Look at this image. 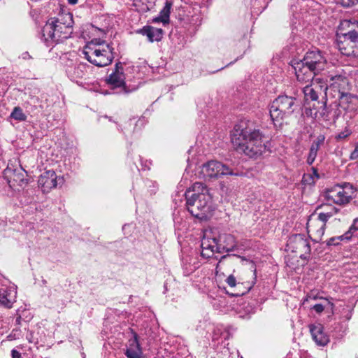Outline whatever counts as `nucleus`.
<instances>
[{
  "instance_id": "nucleus-12",
  "label": "nucleus",
  "mask_w": 358,
  "mask_h": 358,
  "mask_svg": "<svg viewBox=\"0 0 358 358\" xmlns=\"http://www.w3.org/2000/svg\"><path fill=\"white\" fill-rule=\"evenodd\" d=\"M201 256L206 259L212 257L215 252H220V245H218L217 238L206 232L201 240Z\"/></svg>"
},
{
  "instance_id": "nucleus-8",
  "label": "nucleus",
  "mask_w": 358,
  "mask_h": 358,
  "mask_svg": "<svg viewBox=\"0 0 358 358\" xmlns=\"http://www.w3.org/2000/svg\"><path fill=\"white\" fill-rule=\"evenodd\" d=\"M201 176L205 180L217 178L222 176H240L239 173L220 162L211 160L201 166Z\"/></svg>"
},
{
  "instance_id": "nucleus-3",
  "label": "nucleus",
  "mask_w": 358,
  "mask_h": 358,
  "mask_svg": "<svg viewBox=\"0 0 358 358\" xmlns=\"http://www.w3.org/2000/svg\"><path fill=\"white\" fill-rule=\"evenodd\" d=\"M73 15L62 13L57 17L48 20L42 29V38L45 42L59 43L71 37L73 33Z\"/></svg>"
},
{
  "instance_id": "nucleus-1",
  "label": "nucleus",
  "mask_w": 358,
  "mask_h": 358,
  "mask_svg": "<svg viewBox=\"0 0 358 358\" xmlns=\"http://www.w3.org/2000/svg\"><path fill=\"white\" fill-rule=\"evenodd\" d=\"M264 138L262 132L248 120L236 124L231 133V141L234 149L251 158H257L266 151Z\"/></svg>"
},
{
  "instance_id": "nucleus-14",
  "label": "nucleus",
  "mask_w": 358,
  "mask_h": 358,
  "mask_svg": "<svg viewBox=\"0 0 358 358\" xmlns=\"http://www.w3.org/2000/svg\"><path fill=\"white\" fill-rule=\"evenodd\" d=\"M89 67L87 64L83 62L67 64L66 73L72 81L78 83V80L85 77Z\"/></svg>"
},
{
  "instance_id": "nucleus-41",
  "label": "nucleus",
  "mask_w": 358,
  "mask_h": 358,
  "mask_svg": "<svg viewBox=\"0 0 358 358\" xmlns=\"http://www.w3.org/2000/svg\"><path fill=\"white\" fill-rule=\"evenodd\" d=\"M232 295H233V296H235V295H236V296H238V295H240V294H238V293H237V294H233Z\"/></svg>"
},
{
  "instance_id": "nucleus-17",
  "label": "nucleus",
  "mask_w": 358,
  "mask_h": 358,
  "mask_svg": "<svg viewBox=\"0 0 358 358\" xmlns=\"http://www.w3.org/2000/svg\"><path fill=\"white\" fill-rule=\"evenodd\" d=\"M38 182L43 192H49L51 189L57 187V176L54 171L48 170L41 175Z\"/></svg>"
},
{
  "instance_id": "nucleus-10",
  "label": "nucleus",
  "mask_w": 358,
  "mask_h": 358,
  "mask_svg": "<svg viewBox=\"0 0 358 358\" xmlns=\"http://www.w3.org/2000/svg\"><path fill=\"white\" fill-rule=\"evenodd\" d=\"M287 250L299 255L301 259H307L310 253L309 240L304 234H293L287 243Z\"/></svg>"
},
{
  "instance_id": "nucleus-34",
  "label": "nucleus",
  "mask_w": 358,
  "mask_h": 358,
  "mask_svg": "<svg viewBox=\"0 0 358 358\" xmlns=\"http://www.w3.org/2000/svg\"><path fill=\"white\" fill-rule=\"evenodd\" d=\"M233 256H231V255H224L221 257V259H220L219 262L217 264V266H216V268H215V270H216V273H217L218 272H220L221 271V266L222 264L224 263V261L225 259H230L231 257H233Z\"/></svg>"
},
{
  "instance_id": "nucleus-13",
  "label": "nucleus",
  "mask_w": 358,
  "mask_h": 358,
  "mask_svg": "<svg viewBox=\"0 0 358 358\" xmlns=\"http://www.w3.org/2000/svg\"><path fill=\"white\" fill-rule=\"evenodd\" d=\"M305 64L313 68V70L321 72L327 66V59L320 50H312L306 52L303 58Z\"/></svg>"
},
{
  "instance_id": "nucleus-19",
  "label": "nucleus",
  "mask_w": 358,
  "mask_h": 358,
  "mask_svg": "<svg viewBox=\"0 0 358 358\" xmlns=\"http://www.w3.org/2000/svg\"><path fill=\"white\" fill-rule=\"evenodd\" d=\"M218 245H220V252L234 251L237 246L235 237L229 234H222L217 238Z\"/></svg>"
},
{
  "instance_id": "nucleus-26",
  "label": "nucleus",
  "mask_w": 358,
  "mask_h": 358,
  "mask_svg": "<svg viewBox=\"0 0 358 358\" xmlns=\"http://www.w3.org/2000/svg\"><path fill=\"white\" fill-rule=\"evenodd\" d=\"M134 6L136 10L145 13L150 10L155 4V0H134Z\"/></svg>"
},
{
  "instance_id": "nucleus-31",
  "label": "nucleus",
  "mask_w": 358,
  "mask_h": 358,
  "mask_svg": "<svg viewBox=\"0 0 358 358\" xmlns=\"http://www.w3.org/2000/svg\"><path fill=\"white\" fill-rule=\"evenodd\" d=\"M350 135V131L349 129H345L343 131L339 132L336 136V139L337 141H341V140H343L345 138H346L348 136H349Z\"/></svg>"
},
{
  "instance_id": "nucleus-33",
  "label": "nucleus",
  "mask_w": 358,
  "mask_h": 358,
  "mask_svg": "<svg viewBox=\"0 0 358 358\" xmlns=\"http://www.w3.org/2000/svg\"><path fill=\"white\" fill-rule=\"evenodd\" d=\"M358 230V218L354 220L352 224L346 233H349V236H352V234Z\"/></svg>"
},
{
  "instance_id": "nucleus-9",
  "label": "nucleus",
  "mask_w": 358,
  "mask_h": 358,
  "mask_svg": "<svg viewBox=\"0 0 358 358\" xmlns=\"http://www.w3.org/2000/svg\"><path fill=\"white\" fill-rule=\"evenodd\" d=\"M336 213V211L320 212L311 214L307 222V230L315 236V241H319L324 234L326 222Z\"/></svg>"
},
{
  "instance_id": "nucleus-27",
  "label": "nucleus",
  "mask_w": 358,
  "mask_h": 358,
  "mask_svg": "<svg viewBox=\"0 0 358 358\" xmlns=\"http://www.w3.org/2000/svg\"><path fill=\"white\" fill-rule=\"evenodd\" d=\"M312 173H304L302 178L301 182L303 185H313L315 180L319 178V174L316 169L312 167Z\"/></svg>"
},
{
  "instance_id": "nucleus-5",
  "label": "nucleus",
  "mask_w": 358,
  "mask_h": 358,
  "mask_svg": "<svg viewBox=\"0 0 358 358\" xmlns=\"http://www.w3.org/2000/svg\"><path fill=\"white\" fill-rule=\"evenodd\" d=\"M83 53L88 62L99 67L110 64L114 59L113 48L105 41L85 46Z\"/></svg>"
},
{
  "instance_id": "nucleus-24",
  "label": "nucleus",
  "mask_w": 358,
  "mask_h": 358,
  "mask_svg": "<svg viewBox=\"0 0 358 358\" xmlns=\"http://www.w3.org/2000/svg\"><path fill=\"white\" fill-rule=\"evenodd\" d=\"M15 301V295L13 294L11 290H0V306L7 308H10Z\"/></svg>"
},
{
  "instance_id": "nucleus-7",
  "label": "nucleus",
  "mask_w": 358,
  "mask_h": 358,
  "mask_svg": "<svg viewBox=\"0 0 358 358\" xmlns=\"http://www.w3.org/2000/svg\"><path fill=\"white\" fill-rule=\"evenodd\" d=\"M355 194V189L350 183L336 185L325 192V198L337 205H345L350 202Z\"/></svg>"
},
{
  "instance_id": "nucleus-20",
  "label": "nucleus",
  "mask_w": 358,
  "mask_h": 358,
  "mask_svg": "<svg viewBox=\"0 0 358 358\" xmlns=\"http://www.w3.org/2000/svg\"><path fill=\"white\" fill-rule=\"evenodd\" d=\"M124 354L127 358H142L143 351L136 334H134V338L129 341V345Z\"/></svg>"
},
{
  "instance_id": "nucleus-32",
  "label": "nucleus",
  "mask_w": 358,
  "mask_h": 358,
  "mask_svg": "<svg viewBox=\"0 0 358 358\" xmlns=\"http://www.w3.org/2000/svg\"><path fill=\"white\" fill-rule=\"evenodd\" d=\"M338 3H340L343 7H350L358 3V0H337Z\"/></svg>"
},
{
  "instance_id": "nucleus-23",
  "label": "nucleus",
  "mask_w": 358,
  "mask_h": 358,
  "mask_svg": "<svg viewBox=\"0 0 358 358\" xmlns=\"http://www.w3.org/2000/svg\"><path fill=\"white\" fill-rule=\"evenodd\" d=\"M324 136L320 135L313 142L306 161L308 164L311 165L314 162L317 155V151L319 150L320 146L324 143Z\"/></svg>"
},
{
  "instance_id": "nucleus-16",
  "label": "nucleus",
  "mask_w": 358,
  "mask_h": 358,
  "mask_svg": "<svg viewBox=\"0 0 358 358\" xmlns=\"http://www.w3.org/2000/svg\"><path fill=\"white\" fill-rule=\"evenodd\" d=\"M125 76L124 73L123 66L120 62L115 64V71L110 74L106 79L107 83L112 88L124 87L125 85Z\"/></svg>"
},
{
  "instance_id": "nucleus-40",
  "label": "nucleus",
  "mask_w": 358,
  "mask_h": 358,
  "mask_svg": "<svg viewBox=\"0 0 358 358\" xmlns=\"http://www.w3.org/2000/svg\"><path fill=\"white\" fill-rule=\"evenodd\" d=\"M27 57H30V56H29L28 52H25V53L23 54V58L24 59H27Z\"/></svg>"
},
{
  "instance_id": "nucleus-37",
  "label": "nucleus",
  "mask_w": 358,
  "mask_h": 358,
  "mask_svg": "<svg viewBox=\"0 0 358 358\" xmlns=\"http://www.w3.org/2000/svg\"><path fill=\"white\" fill-rule=\"evenodd\" d=\"M11 355L12 358H22L20 352L15 349L12 350Z\"/></svg>"
},
{
  "instance_id": "nucleus-2",
  "label": "nucleus",
  "mask_w": 358,
  "mask_h": 358,
  "mask_svg": "<svg viewBox=\"0 0 358 358\" xmlns=\"http://www.w3.org/2000/svg\"><path fill=\"white\" fill-rule=\"evenodd\" d=\"M186 206L189 213L199 220H205L210 211L211 196L202 182H194L185 192Z\"/></svg>"
},
{
  "instance_id": "nucleus-18",
  "label": "nucleus",
  "mask_w": 358,
  "mask_h": 358,
  "mask_svg": "<svg viewBox=\"0 0 358 358\" xmlns=\"http://www.w3.org/2000/svg\"><path fill=\"white\" fill-rule=\"evenodd\" d=\"M310 331L313 341L317 345L324 346L329 343V336L324 332L322 324H317L310 325Z\"/></svg>"
},
{
  "instance_id": "nucleus-28",
  "label": "nucleus",
  "mask_w": 358,
  "mask_h": 358,
  "mask_svg": "<svg viewBox=\"0 0 358 358\" xmlns=\"http://www.w3.org/2000/svg\"><path fill=\"white\" fill-rule=\"evenodd\" d=\"M10 117L18 121H24L27 118V116L23 113L21 108L15 107L10 114Z\"/></svg>"
},
{
  "instance_id": "nucleus-29",
  "label": "nucleus",
  "mask_w": 358,
  "mask_h": 358,
  "mask_svg": "<svg viewBox=\"0 0 358 358\" xmlns=\"http://www.w3.org/2000/svg\"><path fill=\"white\" fill-rule=\"evenodd\" d=\"M350 238V236H349V233H345L344 234L336 237H332L327 241V244L328 245H337L339 243V241L343 240H349Z\"/></svg>"
},
{
  "instance_id": "nucleus-39",
  "label": "nucleus",
  "mask_w": 358,
  "mask_h": 358,
  "mask_svg": "<svg viewBox=\"0 0 358 358\" xmlns=\"http://www.w3.org/2000/svg\"><path fill=\"white\" fill-rule=\"evenodd\" d=\"M70 5H75L78 2V0H67Z\"/></svg>"
},
{
  "instance_id": "nucleus-21",
  "label": "nucleus",
  "mask_w": 358,
  "mask_h": 358,
  "mask_svg": "<svg viewBox=\"0 0 358 358\" xmlns=\"http://www.w3.org/2000/svg\"><path fill=\"white\" fill-rule=\"evenodd\" d=\"M138 33L146 36L150 42L159 41L162 38L163 31L162 29L146 26L140 29Z\"/></svg>"
},
{
  "instance_id": "nucleus-30",
  "label": "nucleus",
  "mask_w": 358,
  "mask_h": 358,
  "mask_svg": "<svg viewBox=\"0 0 358 358\" xmlns=\"http://www.w3.org/2000/svg\"><path fill=\"white\" fill-rule=\"evenodd\" d=\"M187 262V259H183V268L184 273H185V275H189L198 268V266L197 264H195V262H194V264H192L190 262L188 264H187L185 262Z\"/></svg>"
},
{
  "instance_id": "nucleus-36",
  "label": "nucleus",
  "mask_w": 358,
  "mask_h": 358,
  "mask_svg": "<svg viewBox=\"0 0 358 358\" xmlns=\"http://www.w3.org/2000/svg\"><path fill=\"white\" fill-rule=\"evenodd\" d=\"M312 308L315 310L316 313H321L322 312H323L324 307L322 304H315L313 306Z\"/></svg>"
},
{
  "instance_id": "nucleus-38",
  "label": "nucleus",
  "mask_w": 358,
  "mask_h": 358,
  "mask_svg": "<svg viewBox=\"0 0 358 358\" xmlns=\"http://www.w3.org/2000/svg\"><path fill=\"white\" fill-rule=\"evenodd\" d=\"M319 113H320V115L322 117H327V108H326V103H324L323 106H322V111H321V112H319Z\"/></svg>"
},
{
  "instance_id": "nucleus-25",
  "label": "nucleus",
  "mask_w": 358,
  "mask_h": 358,
  "mask_svg": "<svg viewBox=\"0 0 358 358\" xmlns=\"http://www.w3.org/2000/svg\"><path fill=\"white\" fill-rule=\"evenodd\" d=\"M173 6V3L170 1H166L164 8L159 13V15L155 18L156 22H162L164 24L169 22V16L171 13V8Z\"/></svg>"
},
{
  "instance_id": "nucleus-11",
  "label": "nucleus",
  "mask_w": 358,
  "mask_h": 358,
  "mask_svg": "<svg viewBox=\"0 0 358 358\" xmlns=\"http://www.w3.org/2000/svg\"><path fill=\"white\" fill-rule=\"evenodd\" d=\"M291 65L294 69L297 80L301 83L314 81L315 76L320 73L313 70L312 66L306 64L303 59H293L291 62Z\"/></svg>"
},
{
  "instance_id": "nucleus-15",
  "label": "nucleus",
  "mask_w": 358,
  "mask_h": 358,
  "mask_svg": "<svg viewBox=\"0 0 358 358\" xmlns=\"http://www.w3.org/2000/svg\"><path fill=\"white\" fill-rule=\"evenodd\" d=\"M320 79H315L311 81L310 85H308L303 89L304 94V99L306 101H317L318 99V94L323 90H327V87L320 83Z\"/></svg>"
},
{
  "instance_id": "nucleus-6",
  "label": "nucleus",
  "mask_w": 358,
  "mask_h": 358,
  "mask_svg": "<svg viewBox=\"0 0 358 358\" xmlns=\"http://www.w3.org/2000/svg\"><path fill=\"white\" fill-rule=\"evenodd\" d=\"M349 30L337 38L340 52L348 57H358V22H346Z\"/></svg>"
},
{
  "instance_id": "nucleus-22",
  "label": "nucleus",
  "mask_w": 358,
  "mask_h": 358,
  "mask_svg": "<svg viewBox=\"0 0 358 358\" xmlns=\"http://www.w3.org/2000/svg\"><path fill=\"white\" fill-rule=\"evenodd\" d=\"M26 172L22 169H15L9 175L8 183L10 187L20 186L26 184Z\"/></svg>"
},
{
  "instance_id": "nucleus-4",
  "label": "nucleus",
  "mask_w": 358,
  "mask_h": 358,
  "mask_svg": "<svg viewBox=\"0 0 358 358\" xmlns=\"http://www.w3.org/2000/svg\"><path fill=\"white\" fill-rule=\"evenodd\" d=\"M299 106L296 97L280 95L275 99L270 106V116L275 127H280L283 121L290 117Z\"/></svg>"
},
{
  "instance_id": "nucleus-35",
  "label": "nucleus",
  "mask_w": 358,
  "mask_h": 358,
  "mask_svg": "<svg viewBox=\"0 0 358 358\" xmlns=\"http://www.w3.org/2000/svg\"><path fill=\"white\" fill-rule=\"evenodd\" d=\"M226 282L231 287H234L236 285V279L233 275H229L226 279Z\"/></svg>"
}]
</instances>
